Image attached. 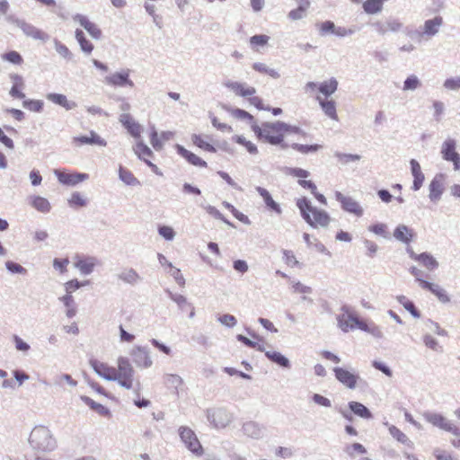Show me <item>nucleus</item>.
Masks as SVG:
<instances>
[{
  "mask_svg": "<svg viewBox=\"0 0 460 460\" xmlns=\"http://www.w3.org/2000/svg\"><path fill=\"white\" fill-rule=\"evenodd\" d=\"M89 364L102 378L108 381H117L120 386L128 390L134 388L135 370L128 358L119 357L116 367L96 358L90 359Z\"/></svg>",
  "mask_w": 460,
  "mask_h": 460,
  "instance_id": "obj_1",
  "label": "nucleus"
},
{
  "mask_svg": "<svg viewBox=\"0 0 460 460\" xmlns=\"http://www.w3.org/2000/svg\"><path fill=\"white\" fill-rule=\"evenodd\" d=\"M252 130L260 141L273 146L281 145L282 147L287 146V145L283 144L287 135L300 133V129L297 127H293L281 121L264 122L261 126L253 123Z\"/></svg>",
  "mask_w": 460,
  "mask_h": 460,
  "instance_id": "obj_2",
  "label": "nucleus"
},
{
  "mask_svg": "<svg viewBox=\"0 0 460 460\" xmlns=\"http://www.w3.org/2000/svg\"><path fill=\"white\" fill-rule=\"evenodd\" d=\"M303 218L313 227H327L331 222L330 215L323 209L313 207L310 200L303 197L296 200Z\"/></svg>",
  "mask_w": 460,
  "mask_h": 460,
  "instance_id": "obj_3",
  "label": "nucleus"
},
{
  "mask_svg": "<svg viewBox=\"0 0 460 460\" xmlns=\"http://www.w3.org/2000/svg\"><path fill=\"white\" fill-rule=\"evenodd\" d=\"M226 87L235 95L247 98L250 104L258 110H265L261 97L256 95V89L245 83L228 81L225 84Z\"/></svg>",
  "mask_w": 460,
  "mask_h": 460,
  "instance_id": "obj_4",
  "label": "nucleus"
},
{
  "mask_svg": "<svg viewBox=\"0 0 460 460\" xmlns=\"http://www.w3.org/2000/svg\"><path fill=\"white\" fill-rule=\"evenodd\" d=\"M426 420L433 426L447 431L453 436H456V439H452L451 444L455 447H460V428L457 425L438 413H430L426 416Z\"/></svg>",
  "mask_w": 460,
  "mask_h": 460,
  "instance_id": "obj_5",
  "label": "nucleus"
},
{
  "mask_svg": "<svg viewBox=\"0 0 460 460\" xmlns=\"http://www.w3.org/2000/svg\"><path fill=\"white\" fill-rule=\"evenodd\" d=\"M339 83L336 78L332 77L320 84L308 82L305 89L307 92L314 93L315 95H322L323 98H330L338 89Z\"/></svg>",
  "mask_w": 460,
  "mask_h": 460,
  "instance_id": "obj_6",
  "label": "nucleus"
},
{
  "mask_svg": "<svg viewBox=\"0 0 460 460\" xmlns=\"http://www.w3.org/2000/svg\"><path fill=\"white\" fill-rule=\"evenodd\" d=\"M179 435L186 447L197 456L204 454V449L195 432L189 427H180Z\"/></svg>",
  "mask_w": 460,
  "mask_h": 460,
  "instance_id": "obj_7",
  "label": "nucleus"
},
{
  "mask_svg": "<svg viewBox=\"0 0 460 460\" xmlns=\"http://www.w3.org/2000/svg\"><path fill=\"white\" fill-rule=\"evenodd\" d=\"M334 197L340 202L341 208L357 217H361L364 214V209L361 205L350 196H346L341 191H336Z\"/></svg>",
  "mask_w": 460,
  "mask_h": 460,
  "instance_id": "obj_8",
  "label": "nucleus"
},
{
  "mask_svg": "<svg viewBox=\"0 0 460 460\" xmlns=\"http://www.w3.org/2000/svg\"><path fill=\"white\" fill-rule=\"evenodd\" d=\"M51 439L49 430L43 427H35L30 434V443L38 448H45L49 446Z\"/></svg>",
  "mask_w": 460,
  "mask_h": 460,
  "instance_id": "obj_9",
  "label": "nucleus"
},
{
  "mask_svg": "<svg viewBox=\"0 0 460 460\" xmlns=\"http://www.w3.org/2000/svg\"><path fill=\"white\" fill-rule=\"evenodd\" d=\"M55 175L60 183L67 186L76 185L89 178L87 173L68 172L60 170H55Z\"/></svg>",
  "mask_w": 460,
  "mask_h": 460,
  "instance_id": "obj_10",
  "label": "nucleus"
},
{
  "mask_svg": "<svg viewBox=\"0 0 460 460\" xmlns=\"http://www.w3.org/2000/svg\"><path fill=\"white\" fill-rule=\"evenodd\" d=\"M441 154L445 160L452 162L454 164L455 170H460V155L456 151L455 140H446L442 145Z\"/></svg>",
  "mask_w": 460,
  "mask_h": 460,
  "instance_id": "obj_11",
  "label": "nucleus"
},
{
  "mask_svg": "<svg viewBox=\"0 0 460 460\" xmlns=\"http://www.w3.org/2000/svg\"><path fill=\"white\" fill-rule=\"evenodd\" d=\"M333 372L337 380L346 387L354 389L357 386L358 380L359 379L357 374L343 367H335L333 368Z\"/></svg>",
  "mask_w": 460,
  "mask_h": 460,
  "instance_id": "obj_12",
  "label": "nucleus"
},
{
  "mask_svg": "<svg viewBox=\"0 0 460 460\" xmlns=\"http://www.w3.org/2000/svg\"><path fill=\"white\" fill-rule=\"evenodd\" d=\"M130 355L137 367L148 368L153 364L149 352L143 347L137 346L133 348L130 351Z\"/></svg>",
  "mask_w": 460,
  "mask_h": 460,
  "instance_id": "obj_13",
  "label": "nucleus"
},
{
  "mask_svg": "<svg viewBox=\"0 0 460 460\" xmlns=\"http://www.w3.org/2000/svg\"><path fill=\"white\" fill-rule=\"evenodd\" d=\"M315 99L319 102V105L323 113L331 119L334 121L339 120L337 113L336 102L332 98H323L322 95H315Z\"/></svg>",
  "mask_w": 460,
  "mask_h": 460,
  "instance_id": "obj_14",
  "label": "nucleus"
},
{
  "mask_svg": "<svg viewBox=\"0 0 460 460\" xmlns=\"http://www.w3.org/2000/svg\"><path fill=\"white\" fill-rule=\"evenodd\" d=\"M106 84L115 86L122 87L128 85L134 87V83L129 79V70H124L122 72L114 73L105 78Z\"/></svg>",
  "mask_w": 460,
  "mask_h": 460,
  "instance_id": "obj_15",
  "label": "nucleus"
},
{
  "mask_svg": "<svg viewBox=\"0 0 460 460\" xmlns=\"http://www.w3.org/2000/svg\"><path fill=\"white\" fill-rule=\"evenodd\" d=\"M175 149H176L177 154L179 155H181L182 158H184L191 165L201 167V168L208 167V163L205 160H203L201 157H199L196 154L192 153L191 151H189L182 146L176 145Z\"/></svg>",
  "mask_w": 460,
  "mask_h": 460,
  "instance_id": "obj_16",
  "label": "nucleus"
},
{
  "mask_svg": "<svg viewBox=\"0 0 460 460\" xmlns=\"http://www.w3.org/2000/svg\"><path fill=\"white\" fill-rule=\"evenodd\" d=\"M342 313L338 315V326L344 332H348L349 330L355 328L358 316L351 313L349 309H342Z\"/></svg>",
  "mask_w": 460,
  "mask_h": 460,
  "instance_id": "obj_17",
  "label": "nucleus"
},
{
  "mask_svg": "<svg viewBox=\"0 0 460 460\" xmlns=\"http://www.w3.org/2000/svg\"><path fill=\"white\" fill-rule=\"evenodd\" d=\"M210 422L217 429L226 428L231 421L230 414L224 410H214L208 414Z\"/></svg>",
  "mask_w": 460,
  "mask_h": 460,
  "instance_id": "obj_18",
  "label": "nucleus"
},
{
  "mask_svg": "<svg viewBox=\"0 0 460 460\" xmlns=\"http://www.w3.org/2000/svg\"><path fill=\"white\" fill-rule=\"evenodd\" d=\"M394 237L399 242L409 244L415 239L416 233L405 225H399L394 230Z\"/></svg>",
  "mask_w": 460,
  "mask_h": 460,
  "instance_id": "obj_19",
  "label": "nucleus"
},
{
  "mask_svg": "<svg viewBox=\"0 0 460 460\" xmlns=\"http://www.w3.org/2000/svg\"><path fill=\"white\" fill-rule=\"evenodd\" d=\"M73 143L76 146H81L84 145H96L100 146H105L107 145L106 141L94 131H90L89 136L75 137L73 138Z\"/></svg>",
  "mask_w": 460,
  "mask_h": 460,
  "instance_id": "obj_20",
  "label": "nucleus"
},
{
  "mask_svg": "<svg viewBox=\"0 0 460 460\" xmlns=\"http://www.w3.org/2000/svg\"><path fill=\"white\" fill-rule=\"evenodd\" d=\"M407 252L412 260L419 261L429 270H432L438 266V261L429 253L422 252L420 254H416L411 248H407Z\"/></svg>",
  "mask_w": 460,
  "mask_h": 460,
  "instance_id": "obj_21",
  "label": "nucleus"
},
{
  "mask_svg": "<svg viewBox=\"0 0 460 460\" xmlns=\"http://www.w3.org/2000/svg\"><path fill=\"white\" fill-rule=\"evenodd\" d=\"M192 144L201 150L209 153H216L217 149L212 143V137L210 136H203L200 134L191 135Z\"/></svg>",
  "mask_w": 460,
  "mask_h": 460,
  "instance_id": "obj_22",
  "label": "nucleus"
},
{
  "mask_svg": "<svg viewBox=\"0 0 460 460\" xmlns=\"http://www.w3.org/2000/svg\"><path fill=\"white\" fill-rule=\"evenodd\" d=\"M10 79L13 83L9 92L10 95L14 99H24L25 94L22 91L25 84L22 76L18 74H12Z\"/></svg>",
  "mask_w": 460,
  "mask_h": 460,
  "instance_id": "obj_23",
  "label": "nucleus"
},
{
  "mask_svg": "<svg viewBox=\"0 0 460 460\" xmlns=\"http://www.w3.org/2000/svg\"><path fill=\"white\" fill-rule=\"evenodd\" d=\"M74 20L79 22L93 39L98 40L102 37L101 29L95 23L89 21L84 15L76 14L74 16Z\"/></svg>",
  "mask_w": 460,
  "mask_h": 460,
  "instance_id": "obj_24",
  "label": "nucleus"
},
{
  "mask_svg": "<svg viewBox=\"0 0 460 460\" xmlns=\"http://www.w3.org/2000/svg\"><path fill=\"white\" fill-rule=\"evenodd\" d=\"M420 286L423 289H427L430 291L432 294H434L439 301L442 303H447L450 301V298L448 295L446 293V291L438 285L428 282L423 279H418Z\"/></svg>",
  "mask_w": 460,
  "mask_h": 460,
  "instance_id": "obj_25",
  "label": "nucleus"
},
{
  "mask_svg": "<svg viewBox=\"0 0 460 460\" xmlns=\"http://www.w3.org/2000/svg\"><path fill=\"white\" fill-rule=\"evenodd\" d=\"M95 264L96 261L93 257L76 256L75 259V267L84 275L90 274Z\"/></svg>",
  "mask_w": 460,
  "mask_h": 460,
  "instance_id": "obj_26",
  "label": "nucleus"
},
{
  "mask_svg": "<svg viewBox=\"0 0 460 460\" xmlns=\"http://www.w3.org/2000/svg\"><path fill=\"white\" fill-rule=\"evenodd\" d=\"M411 164V170L413 176V184H412V190H419L425 180V176L421 171L420 164L415 160L411 159L410 162Z\"/></svg>",
  "mask_w": 460,
  "mask_h": 460,
  "instance_id": "obj_27",
  "label": "nucleus"
},
{
  "mask_svg": "<svg viewBox=\"0 0 460 460\" xmlns=\"http://www.w3.org/2000/svg\"><path fill=\"white\" fill-rule=\"evenodd\" d=\"M120 122L134 137H140L142 128L129 115L124 114L120 118Z\"/></svg>",
  "mask_w": 460,
  "mask_h": 460,
  "instance_id": "obj_28",
  "label": "nucleus"
},
{
  "mask_svg": "<svg viewBox=\"0 0 460 460\" xmlns=\"http://www.w3.org/2000/svg\"><path fill=\"white\" fill-rule=\"evenodd\" d=\"M257 192L263 199L267 208L277 214L281 213L280 206L272 199L270 193L262 187L256 188Z\"/></svg>",
  "mask_w": 460,
  "mask_h": 460,
  "instance_id": "obj_29",
  "label": "nucleus"
},
{
  "mask_svg": "<svg viewBox=\"0 0 460 460\" xmlns=\"http://www.w3.org/2000/svg\"><path fill=\"white\" fill-rule=\"evenodd\" d=\"M429 199L432 201H438L444 190L443 182L440 178L435 177L429 186Z\"/></svg>",
  "mask_w": 460,
  "mask_h": 460,
  "instance_id": "obj_30",
  "label": "nucleus"
},
{
  "mask_svg": "<svg viewBox=\"0 0 460 460\" xmlns=\"http://www.w3.org/2000/svg\"><path fill=\"white\" fill-rule=\"evenodd\" d=\"M297 182L302 188L310 190L311 193L314 196V198L321 204H323V205L327 204L326 198L323 194L317 192V187L311 180L303 179V180H298Z\"/></svg>",
  "mask_w": 460,
  "mask_h": 460,
  "instance_id": "obj_31",
  "label": "nucleus"
},
{
  "mask_svg": "<svg viewBox=\"0 0 460 460\" xmlns=\"http://www.w3.org/2000/svg\"><path fill=\"white\" fill-rule=\"evenodd\" d=\"M82 401L89 406L92 410L96 411L99 415L110 418L111 416V411L104 405L94 402L88 396H82Z\"/></svg>",
  "mask_w": 460,
  "mask_h": 460,
  "instance_id": "obj_32",
  "label": "nucleus"
},
{
  "mask_svg": "<svg viewBox=\"0 0 460 460\" xmlns=\"http://www.w3.org/2000/svg\"><path fill=\"white\" fill-rule=\"evenodd\" d=\"M47 99L64 107L67 111L72 110L76 106L75 102L68 101L66 96L61 93H49L47 94Z\"/></svg>",
  "mask_w": 460,
  "mask_h": 460,
  "instance_id": "obj_33",
  "label": "nucleus"
},
{
  "mask_svg": "<svg viewBox=\"0 0 460 460\" xmlns=\"http://www.w3.org/2000/svg\"><path fill=\"white\" fill-rule=\"evenodd\" d=\"M388 430L391 436L398 442L405 445L408 447H413L412 441L399 428L394 425H391L389 426Z\"/></svg>",
  "mask_w": 460,
  "mask_h": 460,
  "instance_id": "obj_34",
  "label": "nucleus"
},
{
  "mask_svg": "<svg viewBox=\"0 0 460 460\" xmlns=\"http://www.w3.org/2000/svg\"><path fill=\"white\" fill-rule=\"evenodd\" d=\"M133 150L137 157L143 160L145 163L150 161V159L153 157L152 150L141 141L136 144Z\"/></svg>",
  "mask_w": 460,
  "mask_h": 460,
  "instance_id": "obj_35",
  "label": "nucleus"
},
{
  "mask_svg": "<svg viewBox=\"0 0 460 460\" xmlns=\"http://www.w3.org/2000/svg\"><path fill=\"white\" fill-rule=\"evenodd\" d=\"M31 205L41 213H48L50 211L51 206L49 200L40 196H33L31 198Z\"/></svg>",
  "mask_w": 460,
  "mask_h": 460,
  "instance_id": "obj_36",
  "label": "nucleus"
},
{
  "mask_svg": "<svg viewBox=\"0 0 460 460\" xmlns=\"http://www.w3.org/2000/svg\"><path fill=\"white\" fill-rule=\"evenodd\" d=\"M443 23V19L440 16H436L433 19L428 20L424 23V33L428 35H435L438 31V28Z\"/></svg>",
  "mask_w": 460,
  "mask_h": 460,
  "instance_id": "obj_37",
  "label": "nucleus"
},
{
  "mask_svg": "<svg viewBox=\"0 0 460 460\" xmlns=\"http://www.w3.org/2000/svg\"><path fill=\"white\" fill-rule=\"evenodd\" d=\"M75 34V39L81 47V49L84 53L90 54L93 50V44L85 38L84 33L82 30L76 29Z\"/></svg>",
  "mask_w": 460,
  "mask_h": 460,
  "instance_id": "obj_38",
  "label": "nucleus"
},
{
  "mask_svg": "<svg viewBox=\"0 0 460 460\" xmlns=\"http://www.w3.org/2000/svg\"><path fill=\"white\" fill-rule=\"evenodd\" d=\"M386 0H366L363 4L364 11L368 14L379 13Z\"/></svg>",
  "mask_w": 460,
  "mask_h": 460,
  "instance_id": "obj_39",
  "label": "nucleus"
},
{
  "mask_svg": "<svg viewBox=\"0 0 460 460\" xmlns=\"http://www.w3.org/2000/svg\"><path fill=\"white\" fill-rule=\"evenodd\" d=\"M349 409L358 416L364 419H371L372 414L369 410L358 402H350L349 403Z\"/></svg>",
  "mask_w": 460,
  "mask_h": 460,
  "instance_id": "obj_40",
  "label": "nucleus"
},
{
  "mask_svg": "<svg viewBox=\"0 0 460 460\" xmlns=\"http://www.w3.org/2000/svg\"><path fill=\"white\" fill-rule=\"evenodd\" d=\"M234 141L247 150L251 155H257L259 153L257 146L250 140H247L243 136H234Z\"/></svg>",
  "mask_w": 460,
  "mask_h": 460,
  "instance_id": "obj_41",
  "label": "nucleus"
},
{
  "mask_svg": "<svg viewBox=\"0 0 460 460\" xmlns=\"http://www.w3.org/2000/svg\"><path fill=\"white\" fill-rule=\"evenodd\" d=\"M119 179L128 185L139 184L138 180L134 176V174L128 169L124 168L123 166H119Z\"/></svg>",
  "mask_w": 460,
  "mask_h": 460,
  "instance_id": "obj_42",
  "label": "nucleus"
},
{
  "mask_svg": "<svg viewBox=\"0 0 460 460\" xmlns=\"http://www.w3.org/2000/svg\"><path fill=\"white\" fill-rule=\"evenodd\" d=\"M270 37L265 34H259L252 36L249 40L251 48L254 51L259 50V47H264L269 43Z\"/></svg>",
  "mask_w": 460,
  "mask_h": 460,
  "instance_id": "obj_43",
  "label": "nucleus"
},
{
  "mask_svg": "<svg viewBox=\"0 0 460 460\" xmlns=\"http://www.w3.org/2000/svg\"><path fill=\"white\" fill-rule=\"evenodd\" d=\"M356 327L360 329L361 331L370 332L375 336H377V337L381 336L380 329L374 323L369 325L367 322L358 318L357 323H355V328Z\"/></svg>",
  "mask_w": 460,
  "mask_h": 460,
  "instance_id": "obj_44",
  "label": "nucleus"
},
{
  "mask_svg": "<svg viewBox=\"0 0 460 460\" xmlns=\"http://www.w3.org/2000/svg\"><path fill=\"white\" fill-rule=\"evenodd\" d=\"M266 357L273 361L274 363L284 367H289V361L287 358H285L281 353L277 351H265Z\"/></svg>",
  "mask_w": 460,
  "mask_h": 460,
  "instance_id": "obj_45",
  "label": "nucleus"
},
{
  "mask_svg": "<svg viewBox=\"0 0 460 460\" xmlns=\"http://www.w3.org/2000/svg\"><path fill=\"white\" fill-rule=\"evenodd\" d=\"M344 450L350 457H355L356 455H364L367 453L366 447L358 442L346 446Z\"/></svg>",
  "mask_w": 460,
  "mask_h": 460,
  "instance_id": "obj_46",
  "label": "nucleus"
},
{
  "mask_svg": "<svg viewBox=\"0 0 460 460\" xmlns=\"http://www.w3.org/2000/svg\"><path fill=\"white\" fill-rule=\"evenodd\" d=\"M173 300L183 312H186L189 314L190 317L194 315V307L187 301L184 296H176L173 297Z\"/></svg>",
  "mask_w": 460,
  "mask_h": 460,
  "instance_id": "obj_47",
  "label": "nucleus"
},
{
  "mask_svg": "<svg viewBox=\"0 0 460 460\" xmlns=\"http://www.w3.org/2000/svg\"><path fill=\"white\" fill-rule=\"evenodd\" d=\"M22 106L33 112H41L44 108V102L41 100H24Z\"/></svg>",
  "mask_w": 460,
  "mask_h": 460,
  "instance_id": "obj_48",
  "label": "nucleus"
},
{
  "mask_svg": "<svg viewBox=\"0 0 460 460\" xmlns=\"http://www.w3.org/2000/svg\"><path fill=\"white\" fill-rule=\"evenodd\" d=\"M397 300L398 302L402 305V306L411 314L412 316L416 317V318H419L420 317V313L419 311L416 309L414 304L410 301L406 296H399L397 297Z\"/></svg>",
  "mask_w": 460,
  "mask_h": 460,
  "instance_id": "obj_49",
  "label": "nucleus"
},
{
  "mask_svg": "<svg viewBox=\"0 0 460 460\" xmlns=\"http://www.w3.org/2000/svg\"><path fill=\"white\" fill-rule=\"evenodd\" d=\"M71 208H83L87 204L86 199L79 192H74L68 199Z\"/></svg>",
  "mask_w": 460,
  "mask_h": 460,
  "instance_id": "obj_50",
  "label": "nucleus"
},
{
  "mask_svg": "<svg viewBox=\"0 0 460 460\" xmlns=\"http://www.w3.org/2000/svg\"><path fill=\"white\" fill-rule=\"evenodd\" d=\"M286 173L294 178H297V180L307 179L310 176L308 171L298 167L287 168Z\"/></svg>",
  "mask_w": 460,
  "mask_h": 460,
  "instance_id": "obj_51",
  "label": "nucleus"
},
{
  "mask_svg": "<svg viewBox=\"0 0 460 460\" xmlns=\"http://www.w3.org/2000/svg\"><path fill=\"white\" fill-rule=\"evenodd\" d=\"M292 148L296 150L297 152L301 154H308V153H314L318 151L322 146L320 145L314 144V145H301V144H293Z\"/></svg>",
  "mask_w": 460,
  "mask_h": 460,
  "instance_id": "obj_52",
  "label": "nucleus"
},
{
  "mask_svg": "<svg viewBox=\"0 0 460 460\" xmlns=\"http://www.w3.org/2000/svg\"><path fill=\"white\" fill-rule=\"evenodd\" d=\"M2 58L14 65H21L23 62L22 57L15 50L4 53Z\"/></svg>",
  "mask_w": 460,
  "mask_h": 460,
  "instance_id": "obj_53",
  "label": "nucleus"
},
{
  "mask_svg": "<svg viewBox=\"0 0 460 460\" xmlns=\"http://www.w3.org/2000/svg\"><path fill=\"white\" fill-rule=\"evenodd\" d=\"M231 115L238 119L253 121L254 118L252 114L244 110L234 108L230 111Z\"/></svg>",
  "mask_w": 460,
  "mask_h": 460,
  "instance_id": "obj_54",
  "label": "nucleus"
},
{
  "mask_svg": "<svg viewBox=\"0 0 460 460\" xmlns=\"http://www.w3.org/2000/svg\"><path fill=\"white\" fill-rule=\"evenodd\" d=\"M252 68L257 72L268 74L274 78L279 77V74L276 70L268 68L263 63H254Z\"/></svg>",
  "mask_w": 460,
  "mask_h": 460,
  "instance_id": "obj_55",
  "label": "nucleus"
},
{
  "mask_svg": "<svg viewBox=\"0 0 460 460\" xmlns=\"http://www.w3.org/2000/svg\"><path fill=\"white\" fill-rule=\"evenodd\" d=\"M283 260H284V262L288 266V267H296L299 264L298 261L296 260L294 252L292 251H289V250H284L283 251Z\"/></svg>",
  "mask_w": 460,
  "mask_h": 460,
  "instance_id": "obj_56",
  "label": "nucleus"
},
{
  "mask_svg": "<svg viewBox=\"0 0 460 460\" xmlns=\"http://www.w3.org/2000/svg\"><path fill=\"white\" fill-rule=\"evenodd\" d=\"M420 85V83L416 75H410L406 78L403 84V90H415Z\"/></svg>",
  "mask_w": 460,
  "mask_h": 460,
  "instance_id": "obj_57",
  "label": "nucleus"
},
{
  "mask_svg": "<svg viewBox=\"0 0 460 460\" xmlns=\"http://www.w3.org/2000/svg\"><path fill=\"white\" fill-rule=\"evenodd\" d=\"M164 381L167 385L174 386L175 388L181 386L183 385L182 378L174 374H168L164 376Z\"/></svg>",
  "mask_w": 460,
  "mask_h": 460,
  "instance_id": "obj_58",
  "label": "nucleus"
},
{
  "mask_svg": "<svg viewBox=\"0 0 460 460\" xmlns=\"http://www.w3.org/2000/svg\"><path fill=\"white\" fill-rule=\"evenodd\" d=\"M225 207L233 214V216L243 223H248V217L238 211L233 205L226 203Z\"/></svg>",
  "mask_w": 460,
  "mask_h": 460,
  "instance_id": "obj_59",
  "label": "nucleus"
},
{
  "mask_svg": "<svg viewBox=\"0 0 460 460\" xmlns=\"http://www.w3.org/2000/svg\"><path fill=\"white\" fill-rule=\"evenodd\" d=\"M89 386L97 394L103 395L107 398L111 399L112 396L110 393H108L103 386H102L98 382L95 381H89L88 382Z\"/></svg>",
  "mask_w": 460,
  "mask_h": 460,
  "instance_id": "obj_60",
  "label": "nucleus"
},
{
  "mask_svg": "<svg viewBox=\"0 0 460 460\" xmlns=\"http://www.w3.org/2000/svg\"><path fill=\"white\" fill-rule=\"evenodd\" d=\"M336 157L342 164H347L349 162H355V161H358L360 159V155H358L342 154V153L336 154Z\"/></svg>",
  "mask_w": 460,
  "mask_h": 460,
  "instance_id": "obj_61",
  "label": "nucleus"
},
{
  "mask_svg": "<svg viewBox=\"0 0 460 460\" xmlns=\"http://www.w3.org/2000/svg\"><path fill=\"white\" fill-rule=\"evenodd\" d=\"M150 143L155 150H160L163 147V141L156 131H153L150 135Z\"/></svg>",
  "mask_w": 460,
  "mask_h": 460,
  "instance_id": "obj_62",
  "label": "nucleus"
},
{
  "mask_svg": "<svg viewBox=\"0 0 460 460\" xmlns=\"http://www.w3.org/2000/svg\"><path fill=\"white\" fill-rule=\"evenodd\" d=\"M387 226L385 224L378 223L369 226V231L376 234L385 236L386 234Z\"/></svg>",
  "mask_w": 460,
  "mask_h": 460,
  "instance_id": "obj_63",
  "label": "nucleus"
},
{
  "mask_svg": "<svg viewBox=\"0 0 460 460\" xmlns=\"http://www.w3.org/2000/svg\"><path fill=\"white\" fill-rule=\"evenodd\" d=\"M444 86L449 90L460 89V77L447 79Z\"/></svg>",
  "mask_w": 460,
  "mask_h": 460,
  "instance_id": "obj_64",
  "label": "nucleus"
}]
</instances>
